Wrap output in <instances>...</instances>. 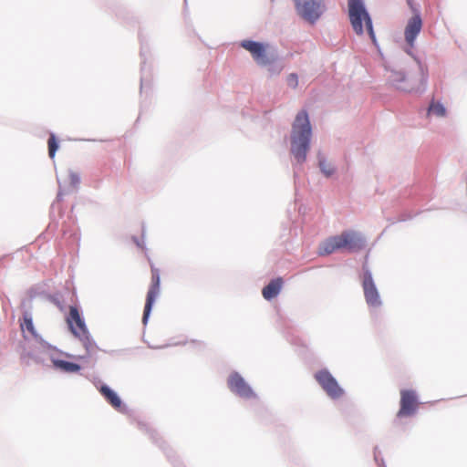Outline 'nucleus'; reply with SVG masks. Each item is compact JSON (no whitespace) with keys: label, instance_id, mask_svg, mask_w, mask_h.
Returning a JSON list of instances; mask_svg holds the SVG:
<instances>
[{"label":"nucleus","instance_id":"obj_1","mask_svg":"<svg viewBox=\"0 0 467 467\" xmlns=\"http://www.w3.org/2000/svg\"><path fill=\"white\" fill-rule=\"evenodd\" d=\"M312 135L311 125L306 111L297 113L292 127L291 152L300 163L306 159Z\"/></svg>","mask_w":467,"mask_h":467},{"label":"nucleus","instance_id":"obj_2","mask_svg":"<svg viewBox=\"0 0 467 467\" xmlns=\"http://www.w3.org/2000/svg\"><path fill=\"white\" fill-rule=\"evenodd\" d=\"M364 239L355 231H344L340 234L324 240L318 247L319 255H328L337 251L358 252L364 247Z\"/></svg>","mask_w":467,"mask_h":467},{"label":"nucleus","instance_id":"obj_3","mask_svg":"<svg viewBox=\"0 0 467 467\" xmlns=\"http://www.w3.org/2000/svg\"><path fill=\"white\" fill-rule=\"evenodd\" d=\"M348 16L357 35H363L366 29L372 42H376L372 21L362 0H348Z\"/></svg>","mask_w":467,"mask_h":467},{"label":"nucleus","instance_id":"obj_4","mask_svg":"<svg viewBox=\"0 0 467 467\" xmlns=\"http://www.w3.org/2000/svg\"><path fill=\"white\" fill-rule=\"evenodd\" d=\"M70 332L78 337L88 351L93 350L95 343L90 338L84 319L80 317L77 306H70L69 312L66 318Z\"/></svg>","mask_w":467,"mask_h":467},{"label":"nucleus","instance_id":"obj_5","mask_svg":"<svg viewBox=\"0 0 467 467\" xmlns=\"http://www.w3.org/2000/svg\"><path fill=\"white\" fill-rule=\"evenodd\" d=\"M323 0H296L297 14L306 21L314 24L324 12Z\"/></svg>","mask_w":467,"mask_h":467},{"label":"nucleus","instance_id":"obj_6","mask_svg":"<svg viewBox=\"0 0 467 467\" xmlns=\"http://www.w3.org/2000/svg\"><path fill=\"white\" fill-rule=\"evenodd\" d=\"M151 270V280L150 285L147 293L146 302L144 306V312L142 317V322L144 324L147 323L148 318L150 317L152 306L156 300V298L160 296L161 293V278H160V271L153 265H150Z\"/></svg>","mask_w":467,"mask_h":467},{"label":"nucleus","instance_id":"obj_7","mask_svg":"<svg viewBox=\"0 0 467 467\" xmlns=\"http://www.w3.org/2000/svg\"><path fill=\"white\" fill-rule=\"evenodd\" d=\"M315 379L331 399H339L344 394V390L327 370L317 371Z\"/></svg>","mask_w":467,"mask_h":467},{"label":"nucleus","instance_id":"obj_8","mask_svg":"<svg viewBox=\"0 0 467 467\" xmlns=\"http://www.w3.org/2000/svg\"><path fill=\"white\" fill-rule=\"evenodd\" d=\"M400 410L397 412L398 418L401 419L412 416L416 412L419 405L416 392L411 389L400 390Z\"/></svg>","mask_w":467,"mask_h":467},{"label":"nucleus","instance_id":"obj_9","mask_svg":"<svg viewBox=\"0 0 467 467\" xmlns=\"http://www.w3.org/2000/svg\"><path fill=\"white\" fill-rule=\"evenodd\" d=\"M228 388L232 392L244 399H254L256 397L251 387L238 374L233 373L228 378Z\"/></svg>","mask_w":467,"mask_h":467},{"label":"nucleus","instance_id":"obj_10","mask_svg":"<svg viewBox=\"0 0 467 467\" xmlns=\"http://www.w3.org/2000/svg\"><path fill=\"white\" fill-rule=\"evenodd\" d=\"M241 47L250 52L257 64L265 66L270 63L271 59L267 54V46L252 40H244L241 43Z\"/></svg>","mask_w":467,"mask_h":467},{"label":"nucleus","instance_id":"obj_11","mask_svg":"<svg viewBox=\"0 0 467 467\" xmlns=\"http://www.w3.org/2000/svg\"><path fill=\"white\" fill-rule=\"evenodd\" d=\"M362 286L367 304L373 307L379 306L381 304L379 294L368 271L363 275Z\"/></svg>","mask_w":467,"mask_h":467},{"label":"nucleus","instance_id":"obj_12","mask_svg":"<svg viewBox=\"0 0 467 467\" xmlns=\"http://www.w3.org/2000/svg\"><path fill=\"white\" fill-rule=\"evenodd\" d=\"M422 28V20L419 14H415L410 17L405 27V40L410 47L414 46L415 39Z\"/></svg>","mask_w":467,"mask_h":467},{"label":"nucleus","instance_id":"obj_13","mask_svg":"<svg viewBox=\"0 0 467 467\" xmlns=\"http://www.w3.org/2000/svg\"><path fill=\"white\" fill-rule=\"evenodd\" d=\"M388 79L398 89L408 91L411 88L410 78L402 70H390Z\"/></svg>","mask_w":467,"mask_h":467},{"label":"nucleus","instance_id":"obj_14","mask_svg":"<svg viewBox=\"0 0 467 467\" xmlns=\"http://www.w3.org/2000/svg\"><path fill=\"white\" fill-rule=\"evenodd\" d=\"M283 279L281 277L272 280L263 288L262 295L265 299L271 300L275 298L281 291Z\"/></svg>","mask_w":467,"mask_h":467},{"label":"nucleus","instance_id":"obj_15","mask_svg":"<svg viewBox=\"0 0 467 467\" xmlns=\"http://www.w3.org/2000/svg\"><path fill=\"white\" fill-rule=\"evenodd\" d=\"M20 327H21V330H22L25 337H37L36 331L33 325L32 317L28 314L24 315L23 319L20 323Z\"/></svg>","mask_w":467,"mask_h":467},{"label":"nucleus","instance_id":"obj_16","mask_svg":"<svg viewBox=\"0 0 467 467\" xmlns=\"http://www.w3.org/2000/svg\"><path fill=\"white\" fill-rule=\"evenodd\" d=\"M100 393L104 396V398L111 404V406L115 409H119L121 407V400L108 386L104 385L100 388Z\"/></svg>","mask_w":467,"mask_h":467},{"label":"nucleus","instance_id":"obj_17","mask_svg":"<svg viewBox=\"0 0 467 467\" xmlns=\"http://www.w3.org/2000/svg\"><path fill=\"white\" fill-rule=\"evenodd\" d=\"M55 366L65 372H70V373L78 372L80 369L79 365L73 363V362L65 361V360L55 361Z\"/></svg>","mask_w":467,"mask_h":467},{"label":"nucleus","instance_id":"obj_18","mask_svg":"<svg viewBox=\"0 0 467 467\" xmlns=\"http://www.w3.org/2000/svg\"><path fill=\"white\" fill-rule=\"evenodd\" d=\"M429 111L438 117H444L446 114L444 106L440 102H432L429 107Z\"/></svg>","mask_w":467,"mask_h":467},{"label":"nucleus","instance_id":"obj_19","mask_svg":"<svg viewBox=\"0 0 467 467\" xmlns=\"http://www.w3.org/2000/svg\"><path fill=\"white\" fill-rule=\"evenodd\" d=\"M48 155L51 159H54L56 152L58 149V143L54 134H51L47 140Z\"/></svg>","mask_w":467,"mask_h":467},{"label":"nucleus","instance_id":"obj_20","mask_svg":"<svg viewBox=\"0 0 467 467\" xmlns=\"http://www.w3.org/2000/svg\"><path fill=\"white\" fill-rule=\"evenodd\" d=\"M319 167H320L322 172L327 177L331 176L335 171L334 167L325 160H319Z\"/></svg>","mask_w":467,"mask_h":467},{"label":"nucleus","instance_id":"obj_21","mask_svg":"<svg viewBox=\"0 0 467 467\" xmlns=\"http://www.w3.org/2000/svg\"><path fill=\"white\" fill-rule=\"evenodd\" d=\"M286 83L292 88H296L298 85V78L295 73H291L286 78Z\"/></svg>","mask_w":467,"mask_h":467},{"label":"nucleus","instance_id":"obj_22","mask_svg":"<svg viewBox=\"0 0 467 467\" xmlns=\"http://www.w3.org/2000/svg\"><path fill=\"white\" fill-rule=\"evenodd\" d=\"M295 2L296 3V0H295Z\"/></svg>","mask_w":467,"mask_h":467}]
</instances>
